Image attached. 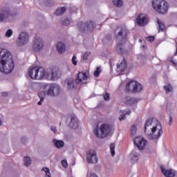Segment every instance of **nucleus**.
Instances as JSON below:
<instances>
[{
	"label": "nucleus",
	"mask_w": 177,
	"mask_h": 177,
	"mask_svg": "<svg viewBox=\"0 0 177 177\" xmlns=\"http://www.w3.org/2000/svg\"><path fill=\"white\" fill-rule=\"evenodd\" d=\"M15 69V61L10 52L5 49L0 50V72L10 74Z\"/></svg>",
	"instance_id": "obj_1"
},
{
	"label": "nucleus",
	"mask_w": 177,
	"mask_h": 177,
	"mask_svg": "<svg viewBox=\"0 0 177 177\" xmlns=\"http://www.w3.org/2000/svg\"><path fill=\"white\" fill-rule=\"evenodd\" d=\"M128 34L129 30L126 28H121L120 30L116 35V52L118 55H127L128 50L125 48V44L128 41Z\"/></svg>",
	"instance_id": "obj_2"
},
{
	"label": "nucleus",
	"mask_w": 177,
	"mask_h": 177,
	"mask_svg": "<svg viewBox=\"0 0 177 177\" xmlns=\"http://www.w3.org/2000/svg\"><path fill=\"white\" fill-rule=\"evenodd\" d=\"M28 75L30 80L39 81L43 78H48V73H46L45 69L41 66L29 67Z\"/></svg>",
	"instance_id": "obj_3"
},
{
	"label": "nucleus",
	"mask_w": 177,
	"mask_h": 177,
	"mask_svg": "<svg viewBox=\"0 0 177 177\" xmlns=\"http://www.w3.org/2000/svg\"><path fill=\"white\" fill-rule=\"evenodd\" d=\"M162 126L161 125V123L158 122L156 126H153L151 129V132L148 133L146 131L145 135L147 139L149 140H155L157 142L160 138H161V136L162 135Z\"/></svg>",
	"instance_id": "obj_4"
},
{
	"label": "nucleus",
	"mask_w": 177,
	"mask_h": 177,
	"mask_svg": "<svg viewBox=\"0 0 177 177\" xmlns=\"http://www.w3.org/2000/svg\"><path fill=\"white\" fill-rule=\"evenodd\" d=\"M152 6L160 15L168 13V9H169V5L165 0H153Z\"/></svg>",
	"instance_id": "obj_5"
},
{
	"label": "nucleus",
	"mask_w": 177,
	"mask_h": 177,
	"mask_svg": "<svg viewBox=\"0 0 177 177\" xmlns=\"http://www.w3.org/2000/svg\"><path fill=\"white\" fill-rule=\"evenodd\" d=\"M110 132H111V126L104 123L101 124L100 129L99 126H97L93 133L97 138H106V136H109V135H110Z\"/></svg>",
	"instance_id": "obj_6"
},
{
	"label": "nucleus",
	"mask_w": 177,
	"mask_h": 177,
	"mask_svg": "<svg viewBox=\"0 0 177 177\" xmlns=\"http://www.w3.org/2000/svg\"><path fill=\"white\" fill-rule=\"evenodd\" d=\"M143 90V86L136 81H130L126 85V91L133 93H139Z\"/></svg>",
	"instance_id": "obj_7"
},
{
	"label": "nucleus",
	"mask_w": 177,
	"mask_h": 177,
	"mask_svg": "<svg viewBox=\"0 0 177 177\" xmlns=\"http://www.w3.org/2000/svg\"><path fill=\"white\" fill-rule=\"evenodd\" d=\"M17 15V11L16 10H10L9 7H4L0 12V23L5 20V17H15Z\"/></svg>",
	"instance_id": "obj_8"
},
{
	"label": "nucleus",
	"mask_w": 177,
	"mask_h": 177,
	"mask_svg": "<svg viewBox=\"0 0 177 177\" xmlns=\"http://www.w3.org/2000/svg\"><path fill=\"white\" fill-rule=\"evenodd\" d=\"M48 90L46 91L48 96H59L60 94L61 88L57 84H50L47 86Z\"/></svg>",
	"instance_id": "obj_9"
},
{
	"label": "nucleus",
	"mask_w": 177,
	"mask_h": 177,
	"mask_svg": "<svg viewBox=\"0 0 177 177\" xmlns=\"http://www.w3.org/2000/svg\"><path fill=\"white\" fill-rule=\"evenodd\" d=\"M44 43L41 37L35 38L32 44V49L34 52L38 53L44 49Z\"/></svg>",
	"instance_id": "obj_10"
},
{
	"label": "nucleus",
	"mask_w": 177,
	"mask_h": 177,
	"mask_svg": "<svg viewBox=\"0 0 177 177\" xmlns=\"http://www.w3.org/2000/svg\"><path fill=\"white\" fill-rule=\"evenodd\" d=\"M28 43V34L26 32H22L20 33L17 39L16 40V44L17 46H24L26 44Z\"/></svg>",
	"instance_id": "obj_11"
},
{
	"label": "nucleus",
	"mask_w": 177,
	"mask_h": 177,
	"mask_svg": "<svg viewBox=\"0 0 177 177\" xmlns=\"http://www.w3.org/2000/svg\"><path fill=\"white\" fill-rule=\"evenodd\" d=\"M133 143L138 150H143L147 145V140L142 137H136L133 140Z\"/></svg>",
	"instance_id": "obj_12"
},
{
	"label": "nucleus",
	"mask_w": 177,
	"mask_h": 177,
	"mask_svg": "<svg viewBox=\"0 0 177 177\" xmlns=\"http://www.w3.org/2000/svg\"><path fill=\"white\" fill-rule=\"evenodd\" d=\"M62 73L59 68L54 67L51 69L50 73H47V78L50 77V80L54 81V80H59L60 78Z\"/></svg>",
	"instance_id": "obj_13"
},
{
	"label": "nucleus",
	"mask_w": 177,
	"mask_h": 177,
	"mask_svg": "<svg viewBox=\"0 0 177 177\" xmlns=\"http://www.w3.org/2000/svg\"><path fill=\"white\" fill-rule=\"evenodd\" d=\"M86 161L88 164H96L97 163V156H96V151L94 150H90L86 153Z\"/></svg>",
	"instance_id": "obj_14"
},
{
	"label": "nucleus",
	"mask_w": 177,
	"mask_h": 177,
	"mask_svg": "<svg viewBox=\"0 0 177 177\" xmlns=\"http://www.w3.org/2000/svg\"><path fill=\"white\" fill-rule=\"evenodd\" d=\"M137 24L138 26H140V27H144V26H146L147 23H149V18L147 17V15L145 14H140L137 17Z\"/></svg>",
	"instance_id": "obj_15"
},
{
	"label": "nucleus",
	"mask_w": 177,
	"mask_h": 177,
	"mask_svg": "<svg viewBox=\"0 0 177 177\" xmlns=\"http://www.w3.org/2000/svg\"><path fill=\"white\" fill-rule=\"evenodd\" d=\"M82 80H84V81H86V80H88V75H86V73L79 72L76 76L75 83L84 84L82 82Z\"/></svg>",
	"instance_id": "obj_16"
},
{
	"label": "nucleus",
	"mask_w": 177,
	"mask_h": 177,
	"mask_svg": "<svg viewBox=\"0 0 177 177\" xmlns=\"http://www.w3.org/2000/svg\"><path fill=\"white\" fill-rule=\"evenodd\" d=\"M160 171L166 177H175V175H176L173 169H166L164 165L160 166Z\"/></svg>",
	"instance_id": "obj_17"
},
{
	"label": "nucleus",
	"mask_w": 177,
	"mask_h": 177,
	"mask_svg": "<svg viewBox=\"0 0 177 177\" xmlns=\"http://www.w3.org/2000/svg\"><path fill=\"white\" fill-rule=\"evenodd\" d=\"M127 67H128V64H127V60L125 58H123L122 62L117 65V71L118 73H124L125 70H127Z\"/></svg>",
	"instance_id": "obj_18"
},
{
	"label": "nucleus",
	"mask_w": 177,
	"mask_h": 177,
	"mask_svg": "<svg viewBox=\"0 0 177 177\" xmlns=\"http://www.w3.org/2000/svg\"><path fill=\"white\" fill-rule=\"evenodd\" d=\"M78 118H77L75 115H72L71 118V122L69 123L70 128H72V129H77V128H78Z\"/></svg>",
	"instance_id": "obj_19"
},
{
	"label": "nucleus",
	"mask_w": 177,
	"mask_h": 177,
	"mask_svg": "<svg viewBox=\"0 0 177 177\" xmlns=\"http://www.w3.org/2000/svg\"><path fill=\"white\" fill-rule=\"evenodd\" d=\"M86 24V30L88 32H92L93 30H95V27H96V24L92 21H88Z\"/></svg>",
	"instance_id": "obj_20"
},
{
	"label": "nucleus",
	"mask_w": 177,
	"mask_h": 177,
	"mask_svg": "<svg viewBox=\"0 0 177 177\" xmlns=\"http://www.w3.org/2000/svg\"><path fill=\"white\" fill-rule=\"evenodd\" d=\"M57 50L59 55L66 52V44L63 42H58L57 44Z\"/></svg>",
	"instance_id": "obj_21"
},
{
	"label": "nucleus",
	"mask_w": 177,
	"mask_h": 177,
	"mask_svg": "<svg viewBox=\"0 0 177 177\" xmlns=\"http://www.w3.org/2000/svg\"><path fill=\"white\" fill-rule=\"evenodd\" d=\"M138 102H139V100L135 97H127L125 104H127V106H133V104H137Z\"/></svg>",
	"instance_id": "obj_22"
},
{
	"label": "nucleus",
	"mask_w": 177,
	"mask_h": 177,
	"mask_svg": "<svg viewBox=\"0 0 177 177\" xmlns=\"http://www.w3.org/2000/svg\"><path fill=\"white\" fill-rule=\"evenodd\" d=\"M38 96L40 100L37 102L38 106H41L42 103H44V100H45V97H46V92L45 91H39L38 93Z\"/></svg>",
	"instance_id": "obj_23"
},
{
	"label": "nucleus",
	"mask_w": 177,
	"mask_h": 177,
	"mask_svg": "<svg viewBox=\"0 0 177 177\" xmlns=\"http://www.w3.org/2000/svg\"><path fill=\"white\" fill-rule=\"evenodd\" d=\"M131 161L133 164L138 162V160H139V153L132 151L130 154Z\"/></svg>",
	"instance_id": "obj_24"
},
{
	"label": "nucleus",
	"mask_w": 177,
	"mask_h": 177,
	"mask_svg": "<svg viewBox=\"0 0 177 177\" xmlns=\"http://www.w3.org/2000/svg\"><path fill=\"white\" fill-rule=\"evenodd\" d=\"M53 143L54 144V146H55L57 149H62V147H64V141L63 140L54 139L53 140Z\"/></svg>",
	"instance_id": "obj_25"
},
{
	"label": "nucleus",
	"mask_w": 177,
	"mask_h": 177,
	"mask_svg": "<svg viewBox=\"0 0 177 177\" xmlns=\"http://www.w3.org/2000/svg\"><path fill=\"white\" fill-rule=\"evenodd\" d=\"M77 27L80 32H85V30H86V24L84 22H79Z\"/></svg>",
	"instance_id": "obj_26"
},
{
	"label": "nucleus",
	"mask_w": 177,
	"mask_h": 177,
	"mask_svg": "<svg viewBox=\"0 0 177 177\" xmlns=\"http://www.w3.org/2000/svg\"><path fill=\"white\" fill-rule=\"evenodd\" d=\"M112 2L116 8H122L124 6V1L122 0H112Z\"/></svg>",
	"instance_id": "obj_27"
},
{
	"label": "nucleus",
	"mask_w": 177,
	"mask_h": 177,
	"mask_svg": "<svg viewBox=\"0 0 177 177\" xmlns=\"http://www.w3.org/2000/svg\"><path fill=\"white\" fill-rule=\"evenodd\" d=\"M153 124V118H149L146 120L145 127H144V132H147V127H150V125Z\"/></svg>",
	"instance_id": "obj_28"
},
{
	"label": "nucleus",
	"mask_w": 177,
	"mask_h": 177,
	"mask_svg": "<svg viewBox=\"0 0 177 177\" xmlns=\"http://www.w3.org/2000/svg\"><path fill=\"white\" fill-rule=\"evenodd\" d=\"M157 24H158V32H160V31L161 32L164 31V29L165 28V24L161 22L160 19H157Z\"/></svg>",
	"instance_id": "obj_29"
},
{
	"label": "nucleus",
	"mask_w": 177,
	"mask_h": 177,
	"mask_svg": "<svg viewBox=\"0 0 177 177\" xmlns=\"http://www.w3.org/2000/svg\"><path fill=\"white\" fill-rule=\"evenodd\" d=\"M164 89L166 91V93H171L174 92V86H172L171 84L164 86Z\"/></svg>",
	"instance_id": "obj_30"
},
{
	"label": "nucleus",
	"mask_w": 177,
	"mask_h": 177,
	"mask_svg": "<svg viewBox=\"0 0 177 177\" xmlns=\"http://www.w3.org/2000/svg\"><path fill=\"white\" fill-rule=\"evenodd\" d=\"M66 10H67V8H66V7H62L57 9L55 13L56 16H60L61 15H63V13H65Z\"/></svg>",
	"instance_id": "obj_31"
},
{
	"label": "nucleus",
	"mask_w": 177,
	"mask_h": 177,
	"mask_svg": "<svg viewBox=\"0 0 177 177\" xmlns=\"http://www.w3.org/2000/svg\"><path fill=\"white\" fill-rule=\"evenodd\" d=\"M24 161L25 167H30V165H31V158H30V156H25Z\"/></svg>",
	"instance_id": "obj_32"
},
{
	"label": "nucleus",
	"mask_w": 177,
	"mask_h": 177,
	"mask_svg": "<svg viewBox=\"0 0 177 177\" xmlns=\"http://www.w3.org/2000/svg\"><path fill=\"white\" fill-rule=\"evenodd\" d=\"M110 151L112 157H114L115 156V145L114 143L110 145Z\"/></svg>",
	"instance_id": "obj_33"
},
{
	"label": "nucleus",
	"mask_w": 177,
	"mask_h": 177,
	"mask_svg": "<svg viewBox=\"0 0 177 177\" xmlns=\"http://www.w3.org/2000/svg\"><path fill=\"white\" fill-rule=\"evenodd\" d=\"M41 171H44L46 174V177H50V170L48 167H43Z\"/></svg>",
	"instance_id": "obj_34"
},
{
	"label": "nucleus",
	"mask_w": 177,
	"mask_h": 177,
	"mask_svg": "<svg viewBox=\"0 0 177 177\" xmlns=\"http://www.w3.org/2000/svg\"><path fill=\"white\" fill-rule=\"evenodd\" d=\"M67 85H68V88H75V85L74 84V81L73 80H69L67 82Z\"/></svg>",
	"instance_id": "obj_35"
},
{
	"label": "nucleus",
	"mask_w": 177,
	"mask_h": 177,
	"mask_svg": "<svg viewBox=\"0 0 177 177\" xmlns=\"http://www.w3.org/2000/svg\"><path fill=\"white\" fill-rule=\"evenodd\" d=\"M13 35V30H12V29H8L5 34V36L7 38H10V37H12V35Z\"/></svg>",
	"instance_id": "obj_36"
},
{
	"label": "nucleus",
	"mask_w": 177,
	"mask_h": 177,
	"mask_svg": "<svg viewBox=\"0 0 177 177\" xmlns=\"http://www.w3.org/2000/svg\"><path fill=\"white\" fill-rule=\"evenodd\" d=\"M100 73H102L100 67H97L95 71L93 73L94 77H99V75H100Z\"/></svg>",
	"instance_id": "obj_37"
},
{
	"label": "nucleus",
	"mask_w": 177,
	"mask_h": 177,
	"mask_svg": "<svg viewBox=\"0 0 177 177\" xmlns=\"http://www.w3.org/2000/svg\"><path fill=\"white\" fill-rule=\"evenodd\" d=\"M72 64H73V66H77V64H78V61H77V56L73 55L72 57Z\"/></svg>",
	"instance_id": "obj_38"
},
{
	"label": "nucleus",
	"mask_w": 177,
	"mask_h": 177,
	"mask_svg": "<svg viewBox=\"0 0 177 177\" xmlns=\"http://www.w3.org/2000/svg\"><path fill=\"white\" fill-rule=\"evenodd\" d=\"M137 129L138 128L136 127V125L133 124L131 127V135H135V133H136Z\"/></svg>",
	"instance_id": "obj_39"
},
{
	"label": "nucleus",
	"mask_w": 177,
	"mask_h": 177,
	"mask_svg": "<svg viewBox=\"0 0 177 177\" xmlns=\"http://www.w3.org/2000/svg\"><path fill=\"white\" fill-rule=\"evenodd\" d=\"M91 55V52H86L83 55V60H86Z\"/></svg>",
	"instance_id": "obj_40"
},
{
	"label": "nucleus",
	"mask_w": 177,
	"mask_h": 177,
	"mask_svg": "<svg viewBox=\"0 0 177 177\" xmlns=\"http://www.w3.org/2000/svg\"><path fill=\"white\" fill-rule=\"evenodd\" d=\"M147 40L149 41V42H154L156 37L154 36H149L147 38Z\"/></svg>",
	"instance_id": "obj_41"
},
{
	"label": "nucleus",
	"mask_w": 177,
	"mask_h": 177,
	"mask_svg": "<svg viewBox=\"0 0 177 177\" xmlns=\"http://www.w3.org/2000/svg\"><path fill=\"white\" fill-rule=\"evenodd\" d=\"M61 163L62 167H64V168H67V167H68V163H67V160H62Z\"/></svg>",
	"instance_id": "obj_42"
},
{
	"label": "nucleus",
	"mask_w": 177,
	"mask_h": 177,
	"mask_svg": "<svg viewBox=\"0 0 177 177\" xmlns=\"http://www.w3.org/2000/svg\"><path fill=\"white\" fill-rule=\"evenodd\" d=\"M68 24H70V20L66 19L62 21V26H68Z\"/></svg>",
	"instance_id": "obj_43"
},
{
	"label": "nucleus",
	"mask_w": 177,
	"mask_h": 177,
	"mask_svg": "<svg viewBox=\"0 0 177 177\" xmlns=\"http://www.w3.org/2000/svg\"><path fill=\"white\" fill-rule=\"evenodd\" d=\"M168 60L170 62V63H171L172 64H174V66H175L176 67H177V62H176L175 61H174V57H171L170 59H169V58Z\"/></svg>",
	"instance_id": "obj_44"
},
{
	"label": "nucleus",
	"mask_w": 177,
	"mask_h": 177,
	"mask_svg": "<svg viewBox=\"0 0 177 177\" xmlns=\"http://www.w3.org/2000/svg\"><path fill=\"white\" fill-rule=\"evenodd\" d=\"M27 140H28V139L27 138V137H22L21 138V143H23L24 145H26V143H27Z\"/></svg>",
	"instance_id": "obj_45"
},
{
	"label": "nucleus",
	"mask_w": 177,
	"mask_h": 177,
	"mask_svg": "<svg viewBox=\"0 0 177 177\" xmlns=\"http://www.w3.org/2000/svg\"><path fill=\"white\" fill-rule=\"evenodd\" d=\"M110 99V94H109L108 93H106L104 95V100H105V102H107V100H109Z\"/></svg>",
	"instance_id": "obj_46"
},
{
	"label": "nucleus",
	"mask_w": 177,
	"mask_h": 177,
	"mask_svg": "<svg viewBox=\"0 0 177 177\" xmlns=\"http://www.w3.org/2000/svg\"><path fill=\"white\" fill-rule=\"evenodd\" d=\"M173 120H174V118H172V115L170 114V115H169V125L170 127L172 126V121H173Z\"/></svg>",
	"instance_id": "obj_47"
},
{
	"label": "nucleus",
	"mask_w": 177,
	"mask_h": 177,
	"mask_svg": "<svg viewBox=\"0 0 177 177\" xmlns=\"http://www.w3.org/2000/svg\"><path fill=\"white\" fill-rule=\"evenodd\" d=\"M105 39H106V41H111V39H112L111 35H106L105 36Z\"/></svg>",
	"instance_id": "obj_48"
},
{
	"label": "nucleus",
	"mask_w": 177,
	"mask_h": 177,
	"mask_svg": "<svg viewBox=\"0 0 177 177\" xmlns=\"http://www.w3.org/2000/svg\"><path fill=\"white\" fill-rule=\"evenodd\" d=\"M50 129L53 132H54V133H57V129H56V127L52 126Z\"/></svg>",
	"instance_id": "obj_49"
},
{
	"label": "nucleus",
	"mask_w": 177,
	"mask_h": 177,
	"mask_svg": "<svg viewBox=\"0 0 177 177\" xmlns=\"http://www.w3.org/2000/svg\"><path fill=\"white\" fill-rule=\"evenodd\" d=\"M120 121H123V120H125V114L123 113L122 115H121L119 118Z\"/></svg>",
	"instance_id": "obj_50"
},
{
	"label": "nucleus",
	"mask_w": 177,
	"mask_h": 177,
	"mask_svg": "<svg viewBox=\"0 0 177 177\" xmlns=\"http://www.w3.org/2000/svg\"><path fill=\"white\" fill-rule=\"evenodd\" d=\"M9 93H8V92H3L1 93V96H3V97H7V96H8Z\"/></svg>",
	"instance_id": "obj_51"
},
{
	"label": "nucleus",
	"mask_w": 177,
	"mask_h": 177,
	"mask_svg": "<svg viewBox=\"0 0 177 177\" xmlns=\"http://www.w3.org/2000/svg\"><path fill=\"white\" fill-rule=\"evenodd\" d=\"M88 177H99V176H97V174L95 173H90Z\"/></svg>",
	"instance_id": "obj_52"
},
{
	"label": "nucleus",
	"mask_w": 177,
	"mask_h": 177,
	"mask_svg": "<svg viewBox=\"0 0 177 177\" xmlns=\"http://www.w3.org/2000/svg\"><path fill=\"white\" fill-rule=\"evenodd\" d=\"M131 110H127L125 111L124 115H129L131 114Z\"/></svg>",
	"instance_id": "obj_53"
},
{
	"label": "nucleus",
	"mask_w": 177,
	"mask_h": 177,
	"mask_svg": "<svg viewBox=\"0 0 177 177\" xmlns=\"http://www.w3.org/2000/svg\"><path fill=\"white\" fill-rule=\"evenodd\" d=\"M174 56H177V43L176 46V53H174Z\"/></svg>",
	"instance_id": "obj_54"
},
{
	"label": "nucleus",
	"mask_w": 177,
	"mask_h": 177,
	"mask_svg": "<svg viewBox=\"0 0 177 177\" xmlns=\"http://www.w3.org/2000/svg\"><path fill=\"white\" fill-rule=\"evenodd\" d=\"M0 125H2V120L0 119Z\"/></svg>",
	"instance_id": "obj_55"
},
{
	"label": "nucleus",
	"mask_w": 177,
	"mask_h": 177,
	"mask_svg": "<svg viewBox=\"0 0 177 177\" xmlns=\"http://www.w3.org/2000/svg\"><path fill=\"white\" fill-rule=\"evenodd\" d=\"M59 125H62V123H59Z\"/></svg>",
	"instance_id": "obj_56"
}]
</instances>
